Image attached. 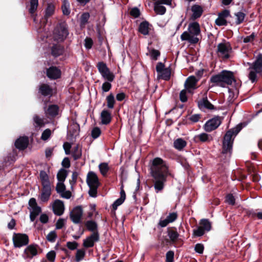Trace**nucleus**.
<instances>
[{
	"label": "nucleus",
	"mask_w": 262,
	"mask_h": 262,
	"mask_svg": "<svg viewBox=\"0 0 262 262\" xmlns=\"http://www.w3.org/2000/svg\"><path fill=\"white\" fill-rule=\"evenodd\" d=\"M150 174L154 179V188L157 193L164 188L166 181L168 167L166 162L161 158H154L150 166Z\"/></svg>",
	"instance_id": "1"
},
{
	"label": "nucleus",
	"mask_w": 262,
	"mask_h": 262,
	"mask_svg": "<svg viewBox=\"0 0 262 262\" xmlns=\"http://www.w3.org/2000/svg\"><path fill=\"white\" fill-rule=\"evenodd\" d=\"M243 126V124L240 123L235 127L228 130L224 136L221 157L225 156L227 161H229L231 155L234 138Z\"/></svg>",
	"instance_id": "2"
},
{
	"label": "nucleus",
	"mask_w": 262,
	"mask_h": 262,
	"mask_svg": "<svg viewBox=\"0 0 262 262\" xmlns=\"http://www.w3.org/2000/svg\"><path fill=\"white\" fill-rule=\"evenodd\" d=\"M250 71L248 74L249 79L252 83L260 81L262 83V53H259L255 57L254 61L248 62Z\"/></svg>",
	"instance_id": "3"
},
{
	"label": "nucleus",
	"mask_w": 262,
	"mask_h": 262,
	"mask_svg": "<svg viewBox=\"0 0 262 262\" xmlns=\"http://www.w3.org/2000/svg\"><path fill=\"white\" fill-rule=\"evenodd\" d=\"M210 82L214 83V85L225 88L226 85H231L233 82H236L234 74L233 72L223 70L217 74L212 75Z\"/></svg>",
	"instance_id": "4"
},
{
	"label": "nucleus",
	"mask_w": 262,
	"mask_h": 262,
	"mask_svg": "<svg viewBox=\"0 0 262 262\" xmlns=\"http://www.w3.org/2000/svg\"><path fill=\"white\" fill-rule=\"evenodd\" d=\"M39 177L42 186L40 199L42 202H47L51 195V187L48 174L44 170H41Z\"/></svg>",
	"instance_id": "5"
},
{
	"label": "nucleus",
	"mask_w": 262,
	"mask_h": 262,
	"mask_svg": "<svg viewBox=\"0 0 262 262\" xmlns=\"http://www.w3.org/2000/svg\"><path fill=\"white\" fill-rule=\"evenodd\" d=\"M69 34L68 27L65 21L58 23L53 31L54 40L58 42L63 41Z\"/></svg>",
	"instance_id": "6"
},
{
	"label": "nucleus",
	"mask_w": 262,
	"mask_h": 262,
	"mask_svg": "<svg viewBox=\"0 0 262 262\" xmlns=\"http://www.w3.org/2000/svg\"><path fill=\"white\" fill-rule=\"evenodd\" d=\"M211 229V223L208 219H203L200 220V226L196 229L193 230L194 236L200 237L203 236L206 232L209 231Z\"/></svg>",
	"instance_id": "7"
},
{
	"label": "nucleus",
	"mask_w": 262,
	"mask_h": 262,
	"mask_svg": "<svg viewBox=\"0 0 262 262\" xmlns=\"http://www.w3.org/2000/svg\"><path fill=\"white\" fill-rule=\"evenodd\" d=\"M99 72L101 74L102 77L105 80L110 82H112L115 79L114 74L110 71L106 64L103 61H100L96 66Z\"/></svg>",
	"instance_id": "8"
},
{
	"label": "nucleus",
	"mask_w": 262,
	"mask_h": 262,
	"mask_svg": "<svg viewBox=\"0 0 262 262\" xmlns=\"http://www.w3.org/2000/svg\"><path fill=\"white\" fill-rule=\"evenodd\" d=\"M13 242L15 247L20 248L28 244L29 237L26 234L14 233Z\"/></svg>",
	"instance_id": "9"
},
{
	"label": "nucleus",
	"mask_w": 262,
	"mask_h": 262,
	"mask_svg": "<svg viewBox=\"0 0 262 262\" xmlns=\"http://www.w3.org/2000/svg\"><path fill=\"white\" fill-rule=\"evenodd\" d=\"M222 118L220 116H215L207 121L204 126V129L207 132H210L216 129L221 124Z\"/></svg>",
	"instance_id": "10"
},
{
	"label": "nucleus",
	"mask_w": 262,
	"mask_h": 262,
	"mask_svg": "<svg viewBox=\"0 0 262 262\" xmlns=\"http://www.w3.org/2000/svg\"><path fill=\"white\" fill-rule=\"evenodd\" d=\"M82 215L83 209L81 206H77L70 212V218L73 223L78 224L81 223Z\"/></svg>",
	"instance_id": "11"
},
{
	"label": "nucleus",
	"mask_w": 262,
	"mask_h": 262,
	"mask_svg": "<svg viewBox=\"0 0 262 262\" xmlns=\"http://www.w3.org/2000/svg\"><path fill=\"white\" fill-rule=\"evenodd\" d=\"M99 239V233H92L90 236L83 240L82 246L86 249L93 247L95 243L98 242Z\"/></svg>",
	"instance_id": "12"
},
{
	"label": "nucleus",
	"mask_w": 262,
	"mask_h": 262,
	"mask_svg": "<svg viewBox=\"0 0 262 262\" xmlns=\"http://www.w3.org/2000/svg\"><path fill=\"white\" fill-rule=\"evenodd\" d=\"M199 80L194 76L188 77L185 82V89L187 90L188 93H191L193 90L197 88L196 84Z\"/></svg>",
	"instance_id": "13"
},
{
	"label": "nucleus",
	"mask_w": 262,
	"mask_h": 262,
	"mask_svg": "<svg viewBox=\"0 0 262 262\" xmlns=\"http://www.w3.org/2000/svg\"><path fill=\"white\" fill-rule=\"evenodd\" d=\"M198 105L201 110L204 108L209 110H216V107L208 100L206 94L203 98L198 101Z\"/></svg>",
	"instance_id": "14"
},
{
	"label": "nucleus",
	"mask_w": 262,
	"mask_h": 262,
	"mask_svg": "<svg viewBox=\"0 0 262 262\" xmlns=\"http://www.w3.org/2000/svg\"><path fill=\"white\" fill-rule=\"evenodd\" d=\"M46 75L50 79H57L60 77L61 71L55 66H51L47 69Z\"/></svg>",
	"instance_id": "15"
},
{
	"label": "nucleus",
	"mask_w": 262,
	"mask_h": 262,
	"mask_svg": "<svg viewBox=\"0 0 262 262\" xmlns=\"http://www.w3.org/2000/svg\"><path fill=\"white\" fill-rule=\"evenodd\" d=\"M64 210L63 202L60 200H56L53 204V211L54 213L58 216L61 215Z\"/></svg>",
	"instance_id": "16"
},
{
	"label": "nucleus",
	"mask_w": 262,
	"mask_h": 262,
	"mask_svg": "<svg viewBox=\"0 0 262 262\" xmlns=\"http://www.w3.org/2000/svg\"><path fill=\"white\" fill-rule=\"evenodd\" d=\"M38 93L43 97H50L52 96L53 90L48 84L42 83L39 85Z\"/></svg>",
	"instance_id": "17"
},
{
	"label": "nucleus",
	"mask_w": 262,
	"mask_h": 262,
	"mask_svg": "<svg viewBox=\"0 0 262 262\" xmlns=\"http://www.w3.org/2000/svg\"><path fill=\"white\" fill-rule=\"evenodd\" d=\"M29 138L27 136L20 137L15 142V146L20 150L26 149L29 144Z\"/></svg>",
	"instance_id": "18"
},
{
	"label": "nucleus",
	"mask_w": 262,
	"mask_h": 262,
	"mask_svg": "<svg viewBox=\"0 0 262 262\" xmlns=\"http://www.w3.org/2000/svg\"><path fill=\"white\" fill-rule=\"evenodd\" d=\"M86 182L89 186H99L100 185L97 176L93 171H90L88 173L86 178Z\"/></svg>",
	"instance_id": "19"
},
{
	"label": "nucleus",
	"mask_w": 262,
	"mask_h": 262,
	"mask_svg": "<svg viewBox=\"0 0 262 262\" xmlns=\"http://www.w3.org/2000/svg\"><path fill=\"white\" fill-rule=\"evenodd\" d=\"M230 46H227L226 44L220 43L217 46V52L219 55H221L225 59L229 58V51L231 50Z\"/></svg>",
	"instance_id": "20"
},
{
	"label": "nucleus",
	"mask_w": 262,
	"mask_h": 262,
	"mask_svg": "<svg viewBox=\"0 0 262 262\" xmlns=\"http://www.w3.org/2000/svg\"><path fill=\"white\" fill-rule=\"evenodd\" d=\"M212 140L211 136L205 133L195 135L193 138V141L196 143L210 142Z\"/></svg>",
	"instance_id": "21"
},
{
	"label": "nucleus",
	"mask_w": 262,
	"mask_h": 262,
	"mask_svg": "<svg viewBox=\"0 0 262 262\" xmlns=\"http://www.w3.org/2000/svg\"><path fill=\"white\" fill-rule=\"evenodd\" d=\"M101 123L103 125L110 124L112 121V117L110 111L107 110H103L100 115Z\"/></svg>",
	"instance_id": "22"
},
{
	"label": "nucleus",
	"mask_w": 262,
	"mask_h": 262,
	"mask_svg": "<svg viewBox=\"0 0 262 262\" xmlns=\"http://www.w3.org/2000/svg\"><path fill=\"white\" fill-rule=\"evenodd\" d=\"M64 52V47L61 45L54 44L51 47V55L54 57L62 55Z\"/></svg>",
	"instance_id": "23"
},
{
	"label": "nucleus",
	"mask_w": 262,
	"mask_h": 262,
	"mask_svg": "<svg viewBox=\"0 0 262 262\" xmlns=\"http://www.w3.org/2000/svg\"><path fill=\"white\" fill-rule=\"evenodd\" d=\"M150 26H151V25H150L147 21H143L140 24L139 26V32H140L143 35H148L149 33V31L150 30L149 28Z\"/></svg>",
	"instance_id": "24"
},
{
	"label": "nucleus",
	"mask_w": 262,
	"mask_h": 262,
	"mask_svg": "<svg viewBox=\"0 0 262 262\" xmlns=\"http://www.w3.org/2000/svg\"><path fill=\"white\" fill-rule=\"evenodd\" d=\"M86 229L92 233H99L98 224L94 220H89L85 222Z\"/></svg>",
	"instance_id": "25"
},
{
	"label": "nucleus",
	"mask_w": 262,
	"mask_h": 262,
	"mask_svg": "<svg viewBox=\"0 0 262 262\" xmlns=\"http://www.w3.org/2000/svg\"><path fill=\"white\" fill-rule=\"evenodd\" d=\"M167 233L169 238L172 241V244H174L179 236V234L177 232L176 228L168 227L167 229Z\"/></svg>",
	"instance_id": "26"
},
{
	"label": "nucleus",
	"mask_w": 262,
	"mask_h": 262,
	"mask_svg": "<svg viewBox=\"0 0 262 262\" xmlns=\"http://www.w3.org/2000/svg\"><path fill=\"white\" fill-rule=\"evenodd\" d=\"M38 246L36 245H30L28 246L25 250V253L28 258H32L37 254V248Z\"/></svg>",
	"instance_id": "27"
},
{
	"label": "nucleus",
	"mask_w": 262,
	"mask_h": 262,
	"mask_svg": "<svg viewBox=\"0 0 262 262\" xmlns=\"http://www.w3.org/2000/svg\"><path fill=\"white\" fill-rule=\"evenodd\" d=\"M188 30L191 34L197 36L200 34V25L197 22L190 23L188 26Z\"/></svg>",
	"instance_id": "28"
},
{
	"label": "nucleus",
	"mask_w": 262,
	"mask_h": 262,
	"mask_svg": "<svg viewBox=\"0 0 262 262\" xmlns=\"http://www.w3.org/2000/svg\"><path fill=\"white\" fill-rule=\"evenodd\" d=\"M59 106L56 104L50 105L46 111V114L51 117H55L58 114Z\"/></svg>",
	"instance_id": "29"
},
{
	"label": "nucleus",
	"mask_w": 262,
	"mask_h": 262,
	"mask_svg": "<svg viewBox=\"0 0 262 262\" xmlns=\"http://www.w3.org/2000/svg\"><path fill=\"white\" fill-rule=\"evenodd\" d=\"M187 145V142L182 138H178L173 142V147L178 150H182Z\"/></svg>",
	"instance_id": "30"
},
{
	"label": "nucleus",
	"mask_w": 262,
	"mask_h": 262,
	"mask_svg": "<svg viewBox=\"0 0 262 262\" xmlns=\"http://www.w3.org/2000/svg\"><path fill=\"white\" fill-rule=\"evenodd\" d=\"M33 21L39 29H43L48 23L49 17H32Z\"/></svg>",
	"instance_id": "31"
},
{
	"label": "nucleus",
	"mask_w": 262,
	"mask_h": 262,
	"mask_svg": "<svg viewBox=\"0 0 262 262\" xmlns=\"http://www.w3.org/2000/svg\"><path fill=\"white\" fill-rule=\"evenodd\" d=\"M201 118L200 114H193L187 118V119L183 121V124H190L198 122Z\"/></svg>",
	"instance_id": "32"
},
{
	"label": "nucleus",
	"mask_w": 262,
	"mask_h": 262,
	"mask_svg": "<svg viewBox=\"0 0 262 262\" xmlns=\"http://www.w3.org/2000/svg\"><path fill=\"white\" fill-rule=\"evenodd\" d=\"M80 130L79 124L77 122H73L71 125V130H70L71 136L74 138L78 136Z\"/></svg>",
	"instance_id": "33"
},
{
	"label": "nucleus",
	"mask_w": 262,
	"mask_h": 262,
	"mask_svg": "<svg viewBox=\"0 0 262 262\" xmlns=\"http://www.w3.org/2000/svg\"><path fill=\"white\" fill-rule=\"evenodd\" d=\"M154 10L157 14L162 15L165 13L166 8L161 5L160 1H157L155 3Z\"/></svg>",
	"instance_id": "34"
},
{
	"label": "nucleus",
	"mask_w": 262,
	"mask_h": 262,
	"mask_svg": "<svg viewBox=\"0 0 262 262\" xmlns=\"http://www.w3.org/2000/svg\"><path fill=\"white\" fill-rule=\"evenodd\" d=\"M170 75L171 70L169 68H166L162 72L158 75V78L168 81L170 78Z\"/></svg>",
	"instance_id": "35"
},
{
	"label": "nucleus",
	"mask_w": 262,
	"mask_h": 262,
	"mask_svg": "<svg viewBox=\"0 0 262 262\" xmlns=\"http://www.w3.org/2000/svg\"><path fill=\"white\" fill-rule=\"evenodd\" d=\"M55 12V4L52 3H49L45 9L46 16H50L54 14Z\"/></svg>",
	"instance_id": "36"
},
{
	"label": "nucleus",
	"mask_w": 262,
	"mask_h": 262,
	"mask_svg": "<svg viewBox=\"0 0 262 262\" xmlns=\"http://www.w3.org/2000/svg\"><path fill=\"white\" fill-rule=\"evenodd\" d=\"M41 208L40 207H36L32 208V211H30V219L31 222H34L36 217L41 213Z\"/></svg>",
	"instance_id": "37"
},
{
	"label": "nucleus",
	"mask_w": 262,
	"mask_h": 262,
	"mask_svg": "<svg viewBox=\"0 0 262 262\" xmlns=\"http://www.w3.org/2000/svg\"><path fill=\"white\" fill-rule=\"evenodd\" d=\"M68 176V171L64 168H61L57 174L58 182H64Z\"/></svg>",
	"instance_id": "38"
},
{
	"label": "nucleus",
	"mask_w": 262,
	"mask_h": 262,
	"mask_svg": "<svg viewBox=\"0 0 262 262\" xmlns=\"http://www.w3.org/2000/svg\"><path fill=\"white\" fill-rule=\"evenodd\" d=\"M72 155L74 160L80 159L82 156L81 149L79 148V145L74 147L72 151Z\"/></svg>",
	"instance_id": "39"
},
{
	"label": "nucleus",
	"mask_w": 262,
	"mask_h": 262,
	"mask_svg": "<svg viewBox=\"0 0 262 262\" xmlns=\"http://www.w3.org/2000/svg\"><path fill=\"white\" fill-rule=\"evenodd\" d=\"M191 11L193 13L192 16H201L203 11L202 7L198 5L192 6Z\"/></svg>",
	"instance_id": "40"
},
{
	"label": "nucleus",
	"mask_w": 262,
	"mask_h": 262,
	"mask_svg": "<svg viewBox=\"0 0 262 262\" xmlns=\"http://www.w3.org/2000/svg\"><path fill=\"white\" fill-rule=\"evenodd\" d=\"M248 215L253 220H262V211H257V210L255 211L251 210L248 212Z\"/></svg>",
	"instance_id": "41"
},
{
	"label": "nucleus",
	"mask_w": 262,
	"mask_h": 262,
	"mask_svg": "<svg viewBox=\"0 0 262 262\" xmlns=\"http://www.w3.org/2000/svg\"><path fill=\"white\" fill-rule=\"evenodd\" d=\"M99 169L101 174L105 177L106 176L107 173L110 170V167L107 163H101L99 165Z\"/></svg>",
	"instance_id": "42"
},
{
	"label": "nucleus",
	"mask_w": 262,
	"mask_h": 262,
	"mask_svg": "<svg viewBox=\"0 0 262 262\" xmlns=\"http://www.w3.org/2000/svg\"><path fill=\"white\" fill-rule=\"evenodd\" d=\"M107 106L108 108L112 109L114 107L115 100L114 96L112 93L110 94L106 98Z\"/></svg>",
	"instance_id": "43"
},
{
	"label": "nucleus",
	"mask_w": 262,
	"mask_h": 262,
	"mask_svg": "<svg viewBox=\"0 0 262 262\" xmlns=\"http://www.w3.org/2000/svg\"><path fill=\"white\" fill-rule=\"evenodd\" d=\"M61 9L64 15H68L70 14V3L68 0H63Z\"/></svg>",
	"instance_id": "44"
},
{
	"label": "nucleus",
	"mask_w": 262,
	"mask_h": 262,
	"mask_svg": "<svg viewBox=\"0 0 262 262\" xmlns=\"http://www.w3.org/2000/svg\"><path fill=\"white\" fill-rule=\"evenodd\" d=\"M30 8L29 12L31 13H33L37 9L38 5V0H30Z\"/></svg>",
	"instance_id": "45"
},
{
	"label": "nucleus",
	"mask_w": 262,
	"mask_h": 262,
	"mask_svg": "<svg viewBox=\"0 0 262 262\" xmlns=\"http://www.w3.org/2000/svg\"><path fill=\"white\" fill-rule=\"evenodd\" d=\"M85 255V252L83 249L77 250L76 253V261H79L82 260Z\"/></svg>",
	"instance_id": "46"
},
{
	"label": "nucleus",
	"mask_w": 262,
	"mask_h": 262,
	"mask_svg": "<svg viewBox=\"0 0 262 262\" xmlns=\"http://www.w3.org/2000/svg\"><path fill=\"white\" fill-rule=\"evenodd\" d=\"M89 187L90 188L88 192L89 195L93 198H96L97 195V189L99 186H93Z\"/></svg>",
	"instance_id": "47"
},
{
	"label": "nucleus",
	"mask_w": 262,
	"mask_h": 262,
	"mask_svg": "<svg viewBox=\"0 0 262 262\" xmlns=\"http://www.w3.org/2000/svg\"><path fill=\"white\" fill-rule=\"evenodd\" d=\"M57 237V235L55 231H51L46 236L47 239L51 243L54 242Z\"/></svg>",
	"instance_id": "48"
},
{
	"label": "nucleus",
	"mask_w": 262,
	"mask_h": 262,
	"mask_svg": "<svg viewBox=\"0 0 262 262\" xmlns=\"http://www.w3.org/2000/svg\"><path fill=\"white\" fill-rule=\"evenodd\" d=\"M101 133V129L98 127H95L91 132V136L93 139H96L99 137Z\"/></svg>",
	"instance_id": "49"
},
{
	"label": "nucleus",
	"mask_w": 262,
	"mask_h": 262,
	"mask_svg": "<svg viewBox=\"0 0 262 262\" xmlns=\"http://www.w3.org/2000/svg\"><path fill=\"white\" fill-rule=\"evenodd\" d=\"M66 187L63 182H58L56 186V190L58 193L60 194L66 190Z\"/></svg>",
	"instance_id": "50"
},
{
	"label": "nucleus",
	"mask_w": 262,
	"mask_h": 262,
	"mask_svg": "<svg viewBox=\"0 0 262 262\" xmlns=\"http://www.w3.org/2000/svg\"><path fill=\"white\" fill-rule=\"evenodd\" d=\"M174 252L172 250H169L166 253L165 262H173Z\"/></svg>",
	"instance_id": "51"
},
{
	"label": "nucleus",
	"mask_w": 262,
	"mask_h": 262,
	"mask_svg": "<svg viewBox=\"0 0 262 262\" xmlns=\"http://www.w3.org/2000/svg\"><path fill=\"white\" fill-rule=\"evenodd\" d=\"M226 202L231 205H234L235 200L232 194H228L226 196Z\"/></svg>",
	"instance_id": "52"
},
{
	"label": "nucleus",
	"mask_w": 262,
	"mask_h": 262,
	"mask_svg": "<svg viewBox=\"0 0 262 262\" xmlns=\"http://www.w3.org/2000/svg\"><path fill=\"white\" fill-rule=\"evenodd\" d=\"M187 92V90L184 89L180 93V100L182 102H186L188 100V97L186 95Z\"/></svg>",
	"instance_id": "53"
},
{
	"label": "nucleus",
	"mask_w": 262,
	"mask_h": 262,
	"mask_svg": "<svg viewBox=\"0 0 262 262\" xmlns=\"http://www.w3.org/2000/svg\"><path fill=\"white\" fill-rule=\"evenodd\" d=\"M226 17H217L215 21V23L219 26H226L227 21L225 19Z\"/></svg>",
	"instance_id": "54"
},
{
	"label": "nucleus",
	"mask_w": 262,
	"mask_h": 262,
	"mask_svg": "<svg viewBox=\"0 0 262 262\" xmlns=\"http://www.w3.org/2000/svg\"><path fill=\"white\" fill-rule=\"evenodd\" d=\"M51 135V131L50 129L47 128L45 129L42 133L41 139L42 140L46 141L48 140Z\"/></svg>",
	"instance_id": "55"
},
{
	"label": "nucleus",
	"mask_w": 262,
	"mask_h": 262,
	"mask_svg": "<svg viewBox=\"0 0 262 262\" xmlns=\"http://www.w3.org/2000/svg\"><path fill=\"white\" fill-rule=\"evenodd\" d=\"M124 201L125 200L121 198H119V199H117L112 205L113 210H116L119 206L123 204Z\"/></svg>",
	"instance_id": "56"
},
{
	"label": "nucleus",
	"mask_w": 262,
	"mask_h": 262,
	"mask_svg": "<svg viewBox=\"0 0 262 262\" xmlns=\"http://www.w3.org/2000/svg\"><path fill=\"white\" fill-rule=\"evenodd\" d=\"M150 53L151 58L154 60H157L160 56V52L154 49L150 51Z\"/></svg>",
	"instance_id": "57"
},
{
	"label": "nucleus",
	"mask_w": 262,
	"mask_h": 262,
	"mask_svg": "<svg viewBox=\"0 0 262 262\" xmlns=\"http://www.w3.org/2000/svg\"><path fill=\"white\" fill-rule=\"evenodd\" d=\"M47 258L50 262H54L56 257V252L53 251H50L46 255Z\"/></svg>",
	"instance_id": "58"
},
{
	"label": "nucleus",
	"mask_w": 262,
	"mask_h": 262,
	"mask_svg": "<svg viewBox=\"0 0 262 262\" xmlns=\"http://www.w3.org/2000/svg\"><path fill=\"white\" fill-rule=\"evenodd\" d=\"M110 82H111L107 81L102 84V90L103 92H107L111 89L112 86Z\"/></svg>",
	"instance_id": "59"
},
{
	"label": "nucleus",
	"mask_w": 262,
	"mask_h": 262,
	"mask_svg": "<svg viewBox=\"0 0 262 262\" xmlns=\"http://www.w3.org/2000/svg\"><path fill=\"white\" fill-rule=\"evenodd\" d=\"M93 45V41L90 37H86L84 40V46L87 49L92 48Z\"/></svg>",
	"instance_id": "60"
},
{
	"label": "nucleus",
	"mask_w": 262,
	"mask_h": 262,
	"mask_svg": "<svg viewBox=\"0 0 262 262\" xmlns=\"http://www.w3.org/2000/svg\"><path fill=\"white\" fill-rule=\"evenodd\" d=\"M204 247L203 244L198 243L195 245L194 251L199 254H202L204 252Z\"/></svg>",
	"instance_id": "61"
},
{
	"label": "nucleus",
	"mask_w": 262,
	"mask_h": 262,
	"mask_svg": "<svg viewBox=\"0 0 262 262\" xmlns=\"http://www.w3.org/2000/svg\"><path fill=\"white\" fill-rule=\"evenodd\" d=\"M178 216L177 212H172L170 213L166 218L170 223H172L177 219Z\"/></svg>",
	"instance_id": "62"
},
{
	"label": "nucleus",
	"mask_w": 262,
	"mask_h": 262,
	"mask_svg": "<svg viewBox=\"0 0 262 262\" xmlns=\"http://www.w3.org/2000/svg\"><path fill=\"white\" fill-rule=\"evenodd\" d=\"M78 244L76 242H68L67 243V247L71 250H74L77 249Z\"/></svg>",
	"instance_id": "63"
},
{
	"label": "nucleus",
	"mask_w": 262,
	"mask_h": 262,
	"mask_svg": "<svg viewBox=\"0 0 262 262\" xmlns=\"http://www.w3.org/2000/svg\"><path fill=\"white\" fill-rule=\"evenodd\" d=\"M65 224V220L63 219L60 218L58 220L56 223V229H62Z\"/></svg>",
	"instance_id": "64"
}]
</instances>
